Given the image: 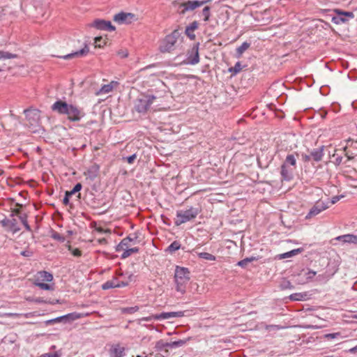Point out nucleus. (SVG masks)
Listing matches in <instances>:
<instances>
[{"label":"nucleus","mask_w":357,"mask_h":357,"mask_svg":"<svg viewBox=\"0 0 357 357\" xmlns=\"http://www.w3.org/2000/svg\"><path fill=\"white\" fill-rule=\"evenodd\" d=\"M52 109L59 114L67 115L70 121H79L84 116L82 109L61 100L56 101L52 105Z\"/></svg>","instance_id":"obj_1"},{"label":"nucleus","mask_w":357,"mask_h":357,"mask_svg":"<svg viewBox=\"0 0 357 357\" xmlns=\"http://www.w3.org/2000/svg\"><path fill=\"white\" fill-rule=\"evenodd\" d=\"M190 274L188 268L176 266L174 272L175 289L181 295L186 292V287L190 279Z\"/></svg>","instance_id":"obj_2"},{"label":"nucleus","mask_w":357,"mask_h":357,"mask_svg":"<svg viewBox=\"0 0 357 357\" xmlns=\"http://www.w3.org/2000/svg\"><path fill=\"white\" fill-rule=\"evenodd\" d=\"M25 114V126L31 133H40L42 130L40 125V112L36 109H30L24 110Z\"/></svg>","instance_id":"obj_3"},{"label":"nucleus","mask_w":357,"mask_h":357,"mask_svg":"<svg viewBox=\"0 0 357 357\" xmlns=\"http://www.w3.org/2000/svg\"><path fill=\"white\" fill-rule=\"evenodd\" d=\"M198 208L190 207L187 210H180L176 212L175 225L179 226L183 223L194 220L199 214Z\"/></svg>","instance_id":"obj_4"},{"label":"nucleus","mask_w":357,"mask_h":357,"mask_svg":"<svg viewBox=\"0 0 357 357\" xmlns=\"http://www.w3.org/2000/svg\"><path fill=\"white\" fill-rule=\"evenodd\" d=\"M4 226L7 227L13 233L20 230V225L22 223V218L20 215V209H14L11 218L2 221Z\"/></svg>","instance_id":"obj_5"},{"label":"nucleus","mask_w":357,"mask_h":357,"mask_svg":"<svg viewBox=\"0 0 357 357\" xmlns=\"http://www.w3.org/2000/svg\"><path fill=\"white\" fill-rule=\"evenodd\" d=\"M156 97L153 95H143L135 102V110L140 114H145L150 108Z\"/></svg>","instance_id":"obj_6"},{"label":"nucleus","mask_w":357,"mask_h":357,"mask_svg":"<svg viewBox=\"0 0 357 357\" xmlns=\"http://www.w3.org/2000/svg\"><path fill=\"white\" fill-rule=\"evenodd\" d=\"M178 37V32L177 31H174L170 35L167 36L160 45V51L162 53H165L170 52L173 50Z\"/></svg>","instance_id":"obj_7"},{"label":"nucleus","mask_w":357,"mask_h":357,"mask_svg":"<svg viewBox=\"0 0 357 357\" xmlns=\"http://www.w3.org/2000/svg\"><path fill=\"white\" fill-rule=\"evenodd\" d=\"M334 12L336 13V15L332 17L331 21L335 24H344L354 17L353 12L342 11L340 9H335Z\"/></svg>","instance_id":"obj_8"},{"label":"nucleus","mask_w":357,"mask_h":357,"mask_svg":"<svg viewBox=\"0 0 357 357\" xmlns=\"http://www.w3.org/2000/svg\"><path fill=\"white\" fill-rule=\"evenodd\" d=\"M199 62V43L193 45L188 52L187 60L184 62L186 64L195 65Z\"/></svg>","instance_id":"obj_9"},{"label":"nucleus","mask_w":357,"mask_h":357,"mask_svg":"<svg viewBox=\"0 0 357 357\" xmlns=\"http://www.w3.org/2000/svg\"><path fill=\"white\" fill-rule=\"evenodd\" d=\"M211 0H204V1H188L186 2L182 3L181 4V7L183 8L182 10V13L184 14L185 12L189 10H194L195 8L200 7L205 3L211 2Z\"/></svg>","instance_id":"obj_10"},{"label":"nucleus","mask_w":357,"mask_h":357,"mask_svg":"<svg viewBox=\"0 0 357 357\" xmlns=\"http://www.w3.org/2000/svg\"><path fill=\"white\" fill-rule=\"evenodd\" d=\"M135 18V15L130 13L121 12L116 14L113 20L118 24H130Z\"/></svg>","instance_id":"obj_11"},{"label":"nucleus","mask_w":357,"mask_h":357,"mask_svg":"<svg viewBox=\"0 0 357 357\" xmlns=\"http://www.w3.org/2000/svg\"><path fill=\"white\" fill-rule=\"evenodd\" d=\"M91 26L100 30H105L109 31L115 30V26L111 24V22L100 19L94 20Z\"/></svg>","instance_id":"obj_12"},{"label":"nucleus","mask_w":357,"mask_h":357,"mask_svg":"<svg viewBox=\"0 0 357 357\" xmlns=\"http://www.w3.org/2000/svg\"><path fill=\"white\" fill-rule=\"evenodd\" d=\"M128 285V282L119 281L117 278H113L110 280H107L102 284V289L104 290L115 288V287H123Z\"/></svg>","instance_id":"obj_13"},{"label":"nucleus","mask_w":357,"mask_h":357,"mask_svg":"<svg viewBox=\"0 0 357 357\" xmlns=\"http://www.w3.org/2000/svg\"><path fill=\"white\" fill-rule=\"evenodd\" d=\"M125 347L120 344H114L109 347L108 354L109 357H123L125 355Z\"/></svg>","instance_id":"obj_14"},{"label":"nucleus","mask_w":357,"mask_h":357,"mask_svg":"<svg viewBox=\"0 0 357 357\" xmlns=\"http://www.w3.org/2000/svg\"><path fill=\"white\" fill-rule=\"evenodd\" d=\"M326 208H328V206L325 204L324 202H317L316 204L310 210L309 213L306 215V219H309L312 217L318 215L319 213L326 210Z\"/></svg>","instance_id":"obj_15"},{"label":"nucleus","mask_w":357,"mask_h":357,"mask_svg":"<svg viewBox=\"0 0 357 357\" xmlns=\"http://www.w3.org/2000/svg\"><path fill=\"white\" fill-rule=\"evenodd\" d=\"M184 316L183 311L162 312L155 316V319H168L175 317H182Z\"/></svg>","instance_id":"obj_16"},{"label":"nucleus","mask_w":357,"mask_h":357,"mask_svg":"<svg viewBox=\"0 0 357 357\" xmlns=\"http://www.w3.org/2000/svg\"><path fill=\"white\" fill-rule=\"evenodd\" d=\"M324 146H320L317 149H312L310 152L311 159L315 162H319L322 160L324 156Z\"/></svg>","instance_id":"obj_17"},{"label":"nucleus","mask_w":357,"mask_h":357,"mask_svg":"<svg viewBox=\"0 0 357 357\" xmlns=\"http://www.w3.org/2000/svg\"><path fill=\"white\" fill-rule=\"evenodd\" d=\"M81 317L80 314L77 313H70L63 316H61L56 318L53 319L55 323H59L61 321L66 322L69 320H75L79 319Z\"/></svg>","instance_id":"obj_18"},{"label":"nucleus","mask_w":357,"mask_h":357,"mask_svg":"<svg viewBox=\"0 0 357 357\" xmlns=\"http://www.w3.org/2000/svg\"><path fill=\"white\" fill-rule=\"evenodd\" d=\"M337 241H341L344 243H353L357 245V235L344 234L336 238Z\"/></svg>","instance_id":"obj_19"},{"label":"nucleus","mask_w":357,"mask_h":357,"mask_svg":"<svg viewBox=\"0 0 357 357\" xmlns=\"http://www.w3.org/2000/svg\"><path fill=\"white\" fill-rule=\"evenodd\" d=\"M89 49L88 46L86 45H85L84 47L82 48V50L75 52L73 53L66 54V55L63 56L62 58H63L64 59H72L74 57L82 56L86 55L89 53Z\"/></svg>","instance_id":"obj_20"},{"label":"nucleus","mask_w":357,"mask_h":357,"mask_svg":"<svg viewBox=\"0 0 357 357\" xmlns=\"http://www.w3.org/2000/svg\"><path fill=\"white\" fill-rule=\"evenodd\" d=\"M199 23L197 21L192 22L189 26H186L185 33L191 39L195 38L194 31L198 29Z\"/></svg>","instance_id":"obj_21"},{"label":"nucleus","mask_w":357,"mask_h":357,"mask_svg":"<svg viewBox=\"0 0 357 357\" xmlns=\"http://www.w3.org/2000/svg\"><path fill=\"white\" fill-rule=\"evenodd\" d=\"M119 83L116 81H112L107 84H104L97 93V94H106L111 92L115 87L118 86Z\"/></svg>","instance_id":"obj_22"},{"label":"nucleus","mask_w":357,"mask_h":357,"mask_svg":"<svg viewBox=\"0 0 357 357\" xmlns=\"http://www.w3.org/2000/svg\"><path fill=\"white\" fill-rule=\"evenodd\" d=\"M294 169H288L286 165L282 164L281 166V176L284 180L290 181L293 178Z\"/></svg>","instance_id":"obj_23"},{"label":"nucleus","mask_w":357,"mask_h":357,"mask_svg":"<svg viewBox=\"0 0 357 357\" xmlns=\"http://www.w3.org/2000/svg\"><path fill=\"white\" fill-rule=\"evenodd\" d=\"M303 251V248H302L294 249L289 252H287L279 255L278 256V258L279 259H283L285 258L292 257L296 255L301 253Z\"/></svg>","instance_id":"obj_24"},{"label":"nucleus","mask_w":357,"mask_h":357,"mask_svg":"<svg viewBox=\"0 0 357 357\" xmlns=\"http://www.w3.org/2000/svg\"><path fill=\"white\" fill-rule=\"evenodd\" d=\"M308 295L306 292L303 293H294L289 296V298L291 301H306L308 298Z\"/></svg>","instance_id":"obj_25"},{"label":"nucleus","mask_w":357,"mask_h":357,"mask_svg":"<svg viewBox=\"0 0 357 357\" xmlns=\"http://www.w3.org/2000/svg\"><path fill=\"white\" fill-rule=\"evenodd\" d=\"M38 278L46 282H51L53 280L52 274L45 271H39L38 273Z\"/></svg>","instance_id":"obj_26"},{"label":"nucleus","mask_w":357,"mask_h":357,"mask_svg":"<svg viewBox=\"0 0 357 357\" xmlns=\"http://www.w3.org/2000/svg\"><path fill=\"white\" fill-rule=\"evenodd\" d=\"M283 164L286 165V166L291 165L295 168L296 165V159L293 154L287 155Z\"/></svg>","instance_id":"obj_27"},{"label":"nucleus","mask_w":357,"mask_h":357,"mask_svg":"<svg viewBox=\"0 0 357 357\" xmlns=\"http://www.w3.org/2000/svg\"><path fill=\"white\" fill-rule=\"evenodd\" d=\"M123 250L124 251L121 256L122 258H127L132 254L136 253L139 251V249L137 248H128L124 247V249H123Z\"/></svg>","instance_id":"obj_28"},{"label":"nucleus","mask_w":357,"mask_h":357,"mask_svg":"<svg viewBox=\"0 0 357 357\" xmlns=\"http://www.w3.org/2000/svg\"><path fill=\"white\" fill-rule=\"evenodd\" d=\"M250 43L247 42L243 43L242 45L236 49L238 57H240L243 54V52L250 47Z\"/></svg>","instance_id":"obj_29"},{"label":"nucleus","mask_w":357,"mask_h":357,"mask_svg":"<svg viewBox=\"0 0 357 357\" xmlns=\"http://www.w3.org/2000/svg\"><path fill=\"white\" fill-rule=\"evenodd\" d=\"M317 273L314 271H312V270H309L307 272L305 273V280H298V283H301V284H304V283H306L309 280H310L311 279H312L315 275H316Z\"/></svg>","instance_id":"obj_30"},{"label":"nucleus","mask_w":357,"mask_h":357,"mask_svg":"<svg viewBox=\"0 0 357 357\" xmlns=\"http://www.w3.org/2000/svg\"><path fill=\"white\" fill-rule=\"evenodd\" d=\"M180 248H181V243L177 241H174L168 246L167 250L168 252L172 253V252H174L175 251L179 250Z\"/></svg>","instance_id":"obj_31"},{"label":"nucleus","mask_w":357,"mask_h":357,"mask_svg":"<svg viewBox=\"0 0 357 357\" xmlns=\"http://www.w3.org/2000/svg\"><path fill=\"white\" fill-rule=\"evenodd\" d=\"M197 255L199 258L204 259L207 261H215V257L208 252H199Z\"/></svg>","instance_id":"obj_32"},{"label":"nucleus","mask_w":357,"mask_h":357,"mask_svg":"<svg viewBox=\"0 0 357 357\" xmlns=\"http://www.w3.org/2000/svg\"><path fill=\"white\" fill-rule=\"evenodd\" d=\"M187 342L186 340H179L177 341H174L171 342H168V347L169 348H176L183 346Z\"/></svg>","instance_id":"obj_33"},{"label":"nucleus","mask_w":357,"mask_h":357,"mask_svg":"<svg viewBox=\"0 0 357 357\" xmlns=\"http://www.w3.org/2000/svg\"><path fill=\"white\" fill-rule=\"evenodd\" d=\"M82 188V185L80 183H77L73 190L70 191H66V193L67 194V196L71 197L73 195L75 194L76 192H78L81 190Z\"/></svg>","instance_id":"obj_34"},{"label":"nucleus","mask_w":357,"mask_h":357,"mask_svg":"<svg viewBox=\"0 0 357 357\" xmlns=\"http://www.w3.org/2000/svg\"><path fill=\"white\" fill-rule=\"evenodd\" d=\"M132 240L133 239L131 238L130 237L123 238L120 243V244L118 245V250H120V249H124V247L128 248L129 243L132 241Z\"/></svg>","instance_id":"obj_35"},{"label":"nucleus","mask_w":357,"mask_h":357,"mask_svg":"<svg viewBox=\"0 0 357 357\" xmlns=\"http://www.w3.org/2000/svg\"><path fill=\"white\" fill-rule=\"evenodd\" d=\"M139 307L138 306H134V307H123L121 308V312L123 314H133L138 311Z\"/></svg>","instance_id":"obj_36"},{"label":"nucleus","mask_w":357,"mask_h":357,"mask_svg":"<svg viewBox=\"0 0 357 357\" xmlns=\"http://www.w3.org/2000/svg\"><path fill=\"white\" fill-rule=\"evenodd\" d=\"M155 347L158 351H162L165 348L168 347V342H166L162 340H160L155 343Z\"/></svg>","instance_id":"obj_37"},{"label":"nucleus","mask_w":357,"mask_h":357,"mask_svg":"<svg viewBox=\"0 0 357 357\" xmlns=\"http://www.w3.org/2000/svg\"><path fill=\"white\" fill-rule=\"evenodd\" d=\"M256 258L255 257H250V258H245L243 260H241L238 262L237 265L242 267V268H245L248 263L255 260Z\"/></svg>","instance_id":"obj_38"},{"label":"nucleus","mask_w":357,"mask_h":357,"mask_svg":"<svg viewBox=\"0 0 357 357\" xmlns=\"http://www.w3.org/2000/svg\"><path fill=\"white\" fill-rule=\"evenodd\" d=\"M210 7L209 6H205L202 10V15L204 16V20L205 22H208L210 18L211 12H210Z\"/></svg>","instance_id":"obj_39"},{"label":"nucleus","mask_w":357,"mask_h":357,"mask_svg":"<svg viewBox=\"0 0 357 357\" xmlns=\"http://www.w3.org/2000/svg\"><path fill=\"white\" fill-rule=\"evenodd\" d=\"M15 55H14L11 53L4 52V51H0V59H12V58H15Z\"/></svg>","instance_id":"obj_40"},{"label":"nucleus","mask_w":357,"mask_h":357,"mask_svg":"<svg viewBox=\"0 0 357 357\" xmlns=\"http://www.w3.org/2000/svg\"><path fill=\"white\" fill-rule=\"evenodd\" d=\"M36 286L44 290H52L53 287L51 284L43 283V282H36Z\"/></svg>","instance_id":"obj_41"},{"label":"nucleus","mask_w":357,"mask_h":357,"mask_svg":"<svg viewBox=\"0 0 357 357\" xmlns=\"http://www.w3.org/2000/svg\"><path fill=\"white\" fill-rule=\"evenodd\" d=\"M51 237L53 239L56 240L60 242H63L65 241V237L56 231H53L51 235Z\"/></svg>","instance_id":"obj_42"},{"label":"nucleus","mask_w":357,"mask_h":357,"mask_svg":"<svg viewBox=\"0 0 357 357\" xmlns=\"http://www.w3.org/2000/svg\"><path fill=\"white\" fill-rule=\"evenodd\" d=\"M106 44L105 40L102 39V37H96L95 38V47H103Z\"/></svg>","instance_id":"obj_43"},{"label":"nucleus","mask_w":357,"mask_h":357,"mask_svg":"<svg viewBox=\"0 0 357 357\" xmlns=\"http://www.w3.org/2000/svg\"><path fill=\"white\" fill-rule=\"evenodd\" d=\"M281 289H293L294 286L291 284V283L289 280H284L281 284H280Z\"/></svg>","instance_id":"obj_44"},{"label":"nucleus","mask_w":357,"mask_h":357,"mask_svg":"<svg viewBox=\"0 0 357 357\" xmlns=\"http://www.w3.org/2000/svg\"><path fill=\"white\" fill-rule=\"evenodd\" d=\"M23 224H24V228L26 229V230H27L29 232H31V227L30 226L28 225L26 220H25V218L24 217V222H23ZM31 236V238H32V241L33 242H35V240H34V237H33V235L30 233Z\"/></svg>","instance_id":"obj_45"},{"label":"nucleus","mask_w":357,"mask_h":357,"mask_svg":"<svg viewBox=\"0 0 357 357\" xmlns=\"http://www.w3.org/2000/svg\"><path fill=\"white\" fill-rule=\"evenodd\" d=\"M61 355L57 352L54 353H46L40 355L39 357H60Z\"/></svg>","instance_id":"obj_46"},{"label":"nucleus","mask_w":357,"mask_h":357,"mask_svg":"<svg viewBox=\"0 0 357 357\" xmlns=\"http://www.w3.org/2000/svg\"><path fill=\"white\" fill-rule=\"evenodd\" d=\"M340 335V333H328L325 335V337L327 339H333Z\"/></svg>","instance_id":"obj_47"},{"label":"nucleus","mask_w":357,"mask_h":357,"mask_svg":"<svg viewBox=\"0 0 357 357\" xmlns=\"http://www.w3.org/2000/svg\"><path fill=\"white\" fill-rule=\"evenodd\" d=\"M301 158H302L303 161H304V162H309L312 160L310 154L302 153Z\"/></svg>","instance_id":"obj_48"},{"label":"nucleus","mask_w":357,"mask_h":357,"mask_svg":"<svg viewBox=\"0 0 357 357\" xmlns=\"http://www.w3.org/2000/svg\"><path fill=\"white\" fill-rule=\"evenodd\" d=\"M135 159H136V155L135 154H132V155H130V156L127 157V158H126L127 162L129 164L133 163V162L135 161Z\"/></svg>","instance_id":"obj_49"},{"label":"nucleus","mask_w":357,"mask_h":357,"mask_svg":"<svg viewBox=\"0 0 357 357\" xmlns=\"http://www.w3.org/2000/svg\"><path fill=\"white\" fill-rule=\"evenodd\" d=\"M341 197H343V196L341 195V196H334V197H333L332 199H331V204H335L336 202H337L340 199Z\"/></svg>","instance_id":"obj_50"},{"label":"nucleus","mask_w":357,"mask_h":357,"mask_svg":"<svg viewBox=\"0 0 357 357\" xmlns=\"http://www.w3.org/2000/svg\"><path fill=\"white\" fill-rule=\"evenodd\" d=\"M135 276L133 274L130 273L128 275L127 279L123 280L124 282H128V284L132 282L134 279Z\"/></svg>","instance_id":"obj_51"},{"label":"nucleus","mask_w":357,"mask_h":357,"mask_svg":"<svg viewBox=\"0 0 357 357\" xmlns=\"http://www.w3.org/2000/svg\"><path fill=\"white\" fill-rule=\"evenodd\" d=\"M70 197L67 196V194L65 193V197L63 199V203L64 205H68L69 204V199Z\"/></svg>","instance_id":"obj_52"},{"label":"nucleus","mask_w":357,"mask_h":357,"mask_svg":"<svg viewBox=\"0 0 357 357\" xmlns=\"http://www.w3.org/2000/svg\"><path fill=\"white\" fill-rule=\"evenodd\" d=\"M72 253L75 257H79L82 255L81 251L79 249H77V248L73 250Z\"/></svg>","instance_id":"obj_53"},{"label":"nucleus","mask_w":357,"mask_h":357,"mask_svg":"<svg viewBox=\"0 0 357 357\" xmlns=\"http://www.w3.org/2000/svg\"><path fill=\"white\" fill-rule=\"evenodd\" d=\"M342 162V157L340 156V157H337L335 158V160L334 162V163L335 164V165H340Z\"/></svg>","instance_id":"obj_54"},{"label":"nucleus","mask_w":357,"mask_h":357,"mask_svg":"<svg viewBox=\"0 0 357 357\" xmlns=\"http://www.w3.org/2000/svg\"><path fill=\"white\" fill-rule=\"evenodd\" d=\"M33 254V251L31 250H24V257H30Z\"/></svg>","instance_id":"obj_55"},{"label":"nucleus","mask_w":357,"mask_h":357,"mask_svg":"<svg viewBox=\"0 0 357 357\" xmlns=\"http://www.w3.org/2000/svg\"><path fill=\"white\" fill-rule=\"evenodd\" d=\"M35 315H37V312H31V313H27V314H24V317L29 318V317H33V316H35Z\"/></svg>","instance_id":"obj_56"},{"label":"nucleus","mask_w":357,"mask_h":357,"mask_svg":"<svg viewBox=\"0 0 357 357\" xmlns=\"http://www.w3.org/2000/svg\"><path fill=\"white\" fill-rule=\"evenodd\" d=\"M6 15V9L3 7H0V19Z\"/></svg>","instance_id":"obj_57"},{"label":"nucleus","mask_w":357,"mask_h":357,"mask_svg":"<svg viewBox=\"0 0 357 357\" xmlns=\"http://www.w3.org/2000/svg\"><path fill=\"white\" fill-rule=\"evenodd\" d=\"M349 352L351 353V354L357 353V345L356 347H354L351 348L349 350Z\"/></svg>","instance_id":"obj_58"},{"label":"nucleus","mask_w":357,"mask_h":357,"mask_svg":"<svg viewBox=\"0 0 357 357\" xmlns=\"http://www.w3.org/2000/svg\"><path fill=\"white\" fill-rule=\"evenodd\" d=\"M271 328H279L278 326L276 325H270L266 326V329L269 330Z\"/></svg>","instance_id":"obj_59"},{"label":"nucleus","mask_w":357,"mask_h":357,"mask_svg":"<svg viewBox=\"0 0 357 357\" xmlns=\"http://www.w3.org/2000/svg\"><path fill=\"white\" fill-rule=\"evenodd\" d=\"M235 71L238 72L240 70V63H237L234 67Z\"/></svg>","instance_id":"obj_60"},{"label":"nucleus","mask_w":357,"mask_h":357,"mask_svg":"<svg viewBox=\"0 0 357 357\" xmlns=\"http://www.w3.org/2000/svg\"><path fill=\"white\" fill-rule=\"evenodd\" d=\"M46 325H50V324H54V321H53V319H50V320H47L46 321Z\"/></svg>","instance_id":"obj_61"},{"label":"nucleus","mask_w":357,"mask_h":357,"mask_svg":"<svg viewBox=\"0 0 357 357\" xmlns=\"http://www.w3.org/2000/svg\"><path fill=\"white\" fill-rule=\"evenodd\" d=\"M35 301H36V303H43V302H45V301H44L42 298H36V299L35 300Z\"/></svg>","instance_id":"obj_62"},{"label":"nucleus","mask_w":357,"mask_h":357,"mask_svg":"<svg viewBox=\"0 0 357 357\" xmlns=\"http://www.w3.org/2000/svg\"><path fill=\"white\" fill-rule=\"evenodd\" d=\"M116 275L118 276H123V273L122 272H121V271L116 272Z\"/></svg>","instance_id":"obj_63"},{"label":"nucleus","mask_w":357,"mask_h":357,"mask_svg":"<svg viewBox=\"0 0 357 357\" xmlns=\"http://www.w3.org/2000/svg\"><path fill=\"white\" fill-rule=\"evenodd\" d=\"M352 157L347 155V160H351Z\"/></svg>","instance_id":"obj_64"}]
</instances>
